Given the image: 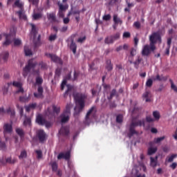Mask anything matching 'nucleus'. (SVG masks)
Wrapping results in <instances>:
<instances>
[{
	"label": "nucleus",
	"instance_id": "f257e3e1",
	"mask_svg": "<svg viewBox=\"0 0 177 177\" xmlns=\"http://www.w3.org/2000/svg\"><path fill=\"white\" fill-rule=\"evenodd\" d=\"M38 63L37 62H34L32 59H29L28 62V64L26 65L23 70V76L24 78L28 75V73L31 71V68H32V74L33 75H37L36 77V84L37 85H42V83L44 82V79H42L41 77L39 76V69H35V67Z\"/></svg>",
	"mask_w": 177,
	"mask_h": 177
},
{
	"label": "nucleus",
	"instance_id": "f03ea898",
	"mask_svg": "<svg viewBox=\"0 0 177 177\" xmlns=\"http://www.w3.org/2000/svg\"><path fill=\"white\" fill-rule=\"evenodd\" d=\"M74 97L77 106L74 109L75 112L73 115L74 117H77V115H80V113H82V110L85 108V100H86V97H88V96L85 94L78 93L75 95Z\"/></svg>",
	"mask_w": 177,
	"mask_h": 177
},
{
	"label": "nucleus",
	"instance_id": "7ed1b4c3",
	"mask_svg": "<svg viewBox=\"0 0 177 177\" xmlns=\"http://www.w3.org/2000/svg\"><path fill=\"white\" fill-rule=\"evenodd\" d=\"M145 127V120H138L135 122L133 119L131 121V123L129 125L128 136L129 138H132L133 135H138V131L135 130L136 127Z\"/></svg>",
	"mask_w": 177,
	"mask_h": 177
},
{
	"label": "nucleus",
	"instance_id": "20e7f679",
	"mask_svg": "<svg viewBox=\"0 0 177 177\" xmlns=\"http://www.w3.org/2000/svg\"><path fill=\"white\" fill-rule=\"evenodd\" d=\"M149 42L151 44V49L154 50L156 49V44H161L162 40L160 32H153L149 35Z\"/></svg>",
	"mask_w": 177,
	"mask_h": 177
},
{
	"label": "nucleus",
	"instance_id": "39448f33",
	"mask_svg": "<svg viewBox=\"0 0 177 177\" xmlns=\"http://www.w3.org/2000/svg\"><path fill=\"white\" fill-rule=\"evenodd\" d=\"M73 107V104H67L66 106V110L64 113L60 115L61 122L62 124H66V122H68L70 120V115L71 114V108Z\"/></svg>",
	"mask_w": 177,
	"mask_h": 177
},
{
	"label": "nucleus",
	"instance_id": "423d86ee",
	"mask_svg": "<svg viewBox=\"0 0 177 177\" xmlns=\"http://www.w3.org/2000/svg\"><path fill=\"white\" fill-rule=\"evenodd\" d=\"M120 37H121L120 32H117L115 35L107 36L104 39V44H106V45H111L114 44L115 41L120 39Z\"/></svg>",
	"mask_w": 177,
	"mask_h": 177
},
{
	"label": "nucleus",
	"instance_id": "0eeeda50",
	"mask_svg": "<svg viewBox=\"0 0 177 177\" xmlns=\"http://www.w3.org/2000/svg\"><path fill=\"white\" fill-rule=\"evenodd\" d=\"M13 132V124L12 123H4L3 126V133L4 136L6 135H10Z\"/></svg>",
	"mask_w": 177,
	"mask_h": 177
},
{
	"label": "nucleus",
	"instance_id": "6e6552de",
	"mask_svg": "<svg viewBox=\"0 0 177 177\" xmlns=\"http://www.w3.org/2000/svg\"><path fill=\"white\" fill-rule=\"evenodd\" d=\"M37 136L39 139V141L40 143H44L45 140H46V133H45V131L40 129L37 131Z\"/></svg>",
	"mask_w": 177,
	"mask_h": 177
},
{
	"label": "nucleus",
	"instance_id": "1a4fd4ad",
	"mask_svg": "<svg viewBox=\"0 0 177 177\" xmlns=\"http://www.w3.org/2000/svg\"><path fill=\"white\" fill-rule=\"evenodd\" d=\"M46 56L47 57H49L52 62H54V63H58V64H63V61L60 57H57L56 55L50 54V53H46Z\"/></svg>",
	"mask_w": 177,
	"mask_h": 177
},
{
	"label": "nucleus",
	"instance_id": "9d476101",
	"mask_svg": "<svg viewBox=\"0 0 177 177\" xmlns=\"http://www.w3.org/2000/svg\"><path fill=\"white\" fill-rule=\"evenodd\" d=\"M151 52H154V50H152L151 44H149V45L146 44L142 48V56H149Z\"/></svg>",
	"mask_w": 177,
	"mask_h": 177
},
{
	"label": "nucleus",
	"instance_id": "9b49d317",
	"mask_svg": "<svg viewBox=\"0 0 177 177\" xmlns=\"http://www.w3.org/2000/svg\"><path fill=\"white\" fill-rule=\"evenodd\" d=\"M38 93H34L35 97L37 99H42L44 97V88L41 86H39L37 88Z\"/></svg>",
	"mask_w": 177,
	"mask_h": 177
},
{
	"label": "nucleus",
	"instance_id": "f8f14e48",
	"mask_svg": "<svg viewBox=\"0 0 177 177\" xmlns=\"http://www.w3.org/2000/svg\"><path fill=\"white\" fill-rule=\"evenodd\" d=\"M70 157H71L70 151H67L65 153L62 152L58 154L57 159L62 160V158H64V160H70Z\"/></svg>",
	"mask_w": 177,
	"mask_h": 177
},
{
	"label": "nucleus",
	"instance_id": "ddd939ff",
	"mask_svg": "<svg viewBox=\"0 0 177 177\" xmlns=\"http://www.w3.org/2000/svg\"><path fill=\"white\" fill-rule=\"evenodd\" d=\"M71 80V73H69L68 75H66V76L62 81V83L61 84V91H64V86L67 85V80Z\"/></svg>",
	"mask_w": 177,
	"mask_h": 177
},
{
	"label": "nucleus",
	"instance_id": "4468645a",
	"mask_svg": "<svg viewBox=\"0 0 177 177\" xmlns=\"http://www.w3.org/2000/svg\"><path fill=\"white\" fill-rule=\"evenodd\" d=\"M46 121V119L44 118L41 115H38L36 118V122L38 124V125H45Z\"/></svg>",
	"mask_w": 177,
	"mask_h": 177
},
{
	"label": "nucleus",
	"instance_id": "2eb2a0df",
	"mask_svg": "<svg viewBox=\"0 0 177 177\" xmlns=\"http://www.w3.org/2000/svg\"><path fill=\"white\" fill-rule=\"evenodd\" d=\"M142 60H143V59H142V57H138V59L134 62H132V60H129V63H130V64H134L135 68H136V70H138V68H139V64H140V63H142Z\"/></svg>",
	"mask_w": 177,
	"mask_h": 177
},
{
	"label": "nucleus",
	"instance_id": "dca6fc26",
	"mask_svg": "<svg viewBox=\"0 0 177 177\" xmlns=\"http://www.w3.org/2000/svg\"><path fill=\"white\" fill-rule=\"evenodd\" d=\"M60 135H62V136H68V134L70 133V130L68 127H62L59 130Z\"/></svg>",
	"mask_w": 177,
	"mask_h": 177
},
{
	"label": "nucleus",
	"instance_id": "f3484780",
	"mask_svg": "<svg viewBox=\"0 0 177 177\" xmlns=\"http://www.w3.org/2000/svg\"><path fill=\"white\" fill-rule=\"evenodd\" d=\"M47 19L48 20H50L53 23H56V13L55 12H50V13H47Z\"/></svg>",
	"mask_w": 177,
	"mask_h": 177
},
{
	"label": "nucleus",
	"instance_id": "a211bd4d",
	"mask_svg": "<svg viewBox=\"0 0 177 177\" xmlns=\"http://www.w3.org/2000/svg\"><path fill=\"white\" fill-rule=\"evenodd\" d=\"M142 97L145 99V102L147 103L151 102V93L150 91H146L143 93Z\"/></svg>",
	"mask_w": 177,
	"mask_h": 177
},
{
	"label": "nucleus",
	"instance_id": "6ab92c4d",
	"mask_svg": "<svg viewBox=\"0 0 177 177\" xmlns=\"http://www.w3.org/2000/svg\"><path fill=\"white\" fill-rule=\"evenodd\" d=\"M70 49L71 50H72L73 55H75V53H77V44L74 42V39H71Z\"/></svg>",
	"mask_w": 177,
	"mask_h": 177
},
{
	"label": "nucleus",
	"instance_id": "aec40b11",
	"mask_svg": "<svg viewBox=\"0 0 177 177\" xmlns=\"http://www.w3.org/2000/svg\"><path fill=\"white\" fill-rule=\"evenodd\" d=\"M10 85H12V82H8L2 87V92L4 96L8 95V93L9 92V86H10Z\"/></svg>",
	"mask_w": 177,
	"mask_h": 177
},
{
	"label": "nucleus",
	"instance_id": "412c9836",
	"mask_svg": "<svg viewBox=\"0 0 177 177\" xmlns=\"http://www.w3.org/2000/svg\"><path fill=\"white\" fill-rule=\"evenodd\" d=\"M6 41L3 43V46H9L10 44H12V40L10 39V35L6 34L5 35Z\"/></svg>",
	"mask_w": 177,
	"mask_h": 177
},
{
	"label": "nucleus",
	"instance_id": "4be33fe9",
	"mask_svg": "<svg viewBox=\"0 0 177 177\" xmlns=\"http://www.w3.org/2000/svg\"><path fill=\"white\" fill-rule=\"evenodd\" d=\"M67 86V90L65 91L64 94V97H67V96L71 97V91H73V86L68 84L66 85Z\"/></svg>",
	"mask_w": 177,
	"mask_h": 177
},
{
	"label": "nucleus",
	"instance_id": "5701e85b",
	"mask_svg": "<svg viewBox=\"0 0 177 177\" xmlns=\"http://www.w3.org/2000/svg\"><path fill=\"white\" fill-rule=\"evenodd\" d=\"M19 19H21L22 20H27V16L26 15V13L24 11H23L22 9L17 12Z\"/></svg>",
	"mask_w": 177,
	"mask_h": 177
},
{
	"label": "nucleus",
	"instance_id": "b1692460",
	"mask_svg": "<svg viewBox=\"0 0 177 177\" xmlns=\"http://www.w3.org/2000/svg\"><path fill=\"white\" fill-rule=\"evenodd\" d=\"M43 15L42 12H33L32 17V20H39L42 17Z\"/></svg>",
	"mask_w": 177,
	"mask_h": 177
},
{
	"label": "nucleus",
	"instance_id": "393cba45",
	"mask_svg": "<svg viewBox=\"0 0 177 177\" xmlns=\"http://www.w3.org/2000/svg\"><path fill=\"white\" fill-rule=\"evenodd\" d=\"M30 26L32 27L31 29V34H32L34 38L37 37V34H38V30H37V26H35V24H30Z\"/></svg>",
	"mask_w": 177,
	"mask_h": 177
},
{
	"label": "nucleus",
	"instance_id": "a878e982",
	"mask_svg": "<svg viewBox=\"0 0 177 177\" xmlns=\"http://www.w3.org/2000/svg\"><path fill=\"white\" fill-rule=\"evenodd\" d=\"M23 124L24 127H30L31 125V118L25 115V119Z\"/></svg>",
	"mask_w": 177,
	"mask_h": 177
},
{
	"label": "nucleus",
	"instance_id": "bb28decb",
	"mask_svg": "<svg viewBox=\"0 0 177 177\" xmlns=\"http://www.w3.org/2000/svg\"><path fill=\"white\" fill-rule=\"evenodd\" d=\"M39 68L37 70H46L48 68V64H46V62H44L43 61L39 62L38 64Z\"/></svg>",
	"mask_w": 177,
	"mask_h": 177
},
{
	"label": "nucleus",
	"instance_id": "cd10ccee",
	"mask_svg": "<svg viewBox=\"0 0 177 177\" xmlns=\"http://www.w3.org/2000/svg\"><path fill=\"white\" fill-rule=\"evenodd\" d=\"M113 23L116 25L120 24V26L122 24V21L121 19L118 18V15H113Z\"/></svg>",
	"mask_w": 177,
	"mask_h": 177
},
{
	"label": "nucleus",
	"instance_id": "c85d7f7f",
	"mask_svg": "<svg viewBox=\"0 0 177 177\" xmlns=\"http://www.w3.org/2000/svg\"><path fill=\"white\" fill-rule=\"evenodd\" d=\"M106 69L107 71H111L113 70V64H111V59L106 60Z\"/></svg>",
	"mask_w": 177,
	"mask_h": 177
},
{
	"label": "nucleus",
	"instance_id": "c756f323",
	"mask_svg": "<svg viewBox=\"0 0 177 177\" xmlns=\"http://www.w3.org/2000/svg\"><path fill=\"white\" fill-rule=\"evenodd\" d=\"M176 157L177 154H172L171 156H167L165 161L166 162H172Z\"/></svg>",
	"mask_w": 177,
	"mask_h": 177
},
{
	"label": "nucleus",
	"instance_id": "7c9ffc66",
	"mask_svg": "<svg viewBox=\"0 0 177 177\" xmlns=\"http://www.w3.org/2000/svg\"><path fill=\"white\" fill-rule=\"evenodd\" d=\"M31 99L29 96H20L19 97V102H22L23 103H26V102H28Z\"/></svg>",
	"mask_w": 177,
	"mask_h": 177
},
{
	"label": "nucleus",
	"instance_id": "2f4dec72",
	"mask_svg": "<svg viewBox=\"0 0 177 177\" xmlns=\"http://www.w3.org/2000/svg\"><path fill=\"white\" fill-rule=\"evenodd\" d=\"M16 133L20 138H24V131H23V129L17 128L16 129Z\"/></svg>",
	"mask_w": 177,
	"mask_h": 177
},
{
	"label": "nucleus",
	"instance_id": "473e14b6",
	"mask_svg": "<svg viewBox=\"0 0 177 177\" xmlns=\"http://www.w3.org/2000/svg\"><path fill=\"white\" fill-rule=\"evenodd\" d=\"M116 93H117V91H116L115 88H113V89L111 91V92L110 96H109V97H107L108 100H109V102L111 101V100H113V97H114V96H115Z\"/></svg>",
	"mask_w": 177,
	"mask_h": 177
},
{
	"label": "nucleus",
	"instance_id": "72a5a7b5",
	"mask_svg": "<svg viewBox=\"0 0 177 177\" xmlns=\"http://www.w3.org/2000/svg\"><path fill=\"white\" fill-rule=\"evenodd\" d=\"M157 151V147H150L148 149V155L151 156Z\"/></svg>",
	"mask_w": 177,
	"mask_h": 177
},
{
	"label": "nucleus",
	"instance_id": "f704fd0d",
	"mask_svg": "<svg viewBox=\"0 0 177 177\" xmlns=\"http://www.w3.org/2000/svg\"><path fill=\"white\" fill-rule=\"evenodd\" d=\"M151 160V167H157V156L156 157V159H154V158L151 157L150 158Z\"/></svg>",
	"mask_w": 177,
	"mask_h": 177
},
{
	"label": "nucleus",
	"instance_id": "c9c22d12",
	"mask_svg": "<svg viewBox=\"0 0 177 177\" xmlns=\"http://www.w3.org/2000/svg\"><path fill=\"white\" fill-rule=\"evenodd\" d=\"M78 77H80V71H75L73 73V78L72 81H77L78 80Z\"/></svg>",
	"mask_w": 177,
	"mask_h": 177
},
{
	"label": "nucleus",
	"instance_id": "e433bc0d",
	"mask_svg": "<svg viewBox=\"0 0 177 177\" xmlns=\"http://www.w3.org/2000/svg\"><path fill=\"white\" fill-rule=\"evenodd\" d=\"M93 110H95V106L91 107L88 111L87 112L86 115V120H89V117L91 116V114L93 113Z\"/></svg>",
	"mask_w": 177,
	"mask_h": 177
},
{
	"label": "nucleus",
	"instance_id": "4c0bfd02",
	"mask_svg": "<svg viewBox=\"0 0 177 177\" xmlns=\"http://www.w3.org/2000/svg\"><path fill=\"white\" fill-rule=\"evenodd\" d=\"M62 75V69L59 68H57L55 70V78H59Z\"/></svg>",
	"mask_w": 177,
	"mask_h": 177
},
{
	"label": "nucleus",
	"instance_id": "58836bf2",
	"mask_svg": "<svg viewBox=\"0 0 177 177\" xmlns=\"http://www.w3.org/2000/svg\"><path fill=\"white\" fill-rule=\"evenodd\" d=\"M14 5L15 6H17V8H19V9L23 8V3L20 2V0H16Z\"/></svg>",
	"mask_w": 177,
	"mask_h": 177
},
{
	"label": "nucleus",
	"instance_id": "ea45409f",
	"mask_svg": "<svg viewBox=\"0 0 177 177\" xmlns=\"http://www.w3.org/2000/svg\"><path fill=\"white\" fill-rule=\"evenodd\" d=\"M24 52L26 56H31V55H32V52L31 51V50L28 49L27 46L24 47Z\"/></svg>",
	"mask_w": 177,
	"mask_h": 177
},
{
	"label": "nucleus",
	"instance_id": "a19ab883",
	"mask_svg": "<svg viewBox=\"0 0 177 177\" xmlns=\"http://www.w3.org/2000/svg\"><path fill=\"white\" fill-rule=\"evenodd\" d=\"M57 39V34L50 35L48 37V41H50V42H53V41H56Z\"/></svg>",
	"mask_w": 177,
	"mask_h": 177
},
{
	"label": "nucleus",
	"instance_id": "79ce46f5",
	"mask_svg": "<svg viewBox=\"0 0 177 177\" xmlns=\"http://www.w3.org/2000/svg\"><path fill=\"white\" fill-rule=\"evenodd\" d=\"M1 57L4 62H6L8 60V58L9 57V53L8 52H4L1 55Z\"/></svg>",
	"mask_w": 177,
	"mask_h": 177
},
{
	"label": "nucleus",
	"instance_id": "37998d69",
	"mask_svg": "<svg viewBox=\"0 0 177 177\" xmlns=\"http://www.w3.org/2000/svg\"><path fill=\"white\" fill-rule=\"evenodd\" d=\"M11 85L16 88H21V86H23V83L20 82H13Z\"/></svg>",
	"mask_w": 177,
	"mask_h": 177
},
{
	"label": "nucleus",
	"instance_id": "c03bdc74",
	"mask_svg": "<svg viewBox=\"0 0 177 177\" xmlns=\"http://www.w3.org/2000/svg\"><path fill=\"white\" fill-rule=\"evenodd\" d=\"M153 115L155 120H160V118L161 117V115H160V112L157 111L153 112Z\"/></svg>",
	"mask_w": 177,
	"mask_h": 177
},
{
	"label": "nucleus",
	"instance_id": "a18cd8bd",
	"mask_svg": "<svg viewBox=\"0 0 177 177\" xmlns=\"http://www.w3.org/2000/svg\"><path fill=\"white\" fill-rule=\"evenodd\" d=\"M122 120H123L122 115L119 114L116 116V122H118V124H121V122H122Z\"/></svg>",
	"mask_w": 177,
	"mask_h": 177
},
{
	"label": "nucleus",
	"instance_id": "49530a36",
	"mask_svg": "<svg viewBox=\"0 0 177 177\" xmlns=\"http://www.w3.org/2000/svg\"><path fill=\"white\" fill-rule=\"evenodd\" d=\"M171 82V89H172L174 92L177 93V86L176 85H175V84H174V81H172L171 80H169Z\"/></svg>",
	"mask_w": 177,
	"mask_h": 177
},
{
	"label": "nucleus",
	"instance_id": "de8ad7c7",
	"mask_svg": "<svg viewBox=\"0 0 177 177\" xmlns=\"http://www.w3.org/2000/svg\"><path fill=\"white\" fill-rule=\"evenodd\" d=\"M164 139H165V136L157 138L154 139L153 142L154 143H160L161 142H162V140H164Z\"/></svg>",
	"mask_w": 177,
	"mask_h": 177
},
{
	"label": "nucleus",
	"instance_id": "09e8293b",
	"mask_svg": "<svg viewBox=\"0 0 177 177\" xmlns=\"http://www.w3.org/2000/svg\"><path fill=\"white\" fill-rule=\"evenodd\" d=\"M6 112L7 113V114H10L11 117L15 116V110L11 109L10 108H8Z\"/></svg>",
	"mask_w": 177,
	"mask_h": 177
},
{
	"label": "nucleus",
	"instance_id": "8fccbe9b",
	"mask_svg": "<svg viewBox=\"0 0 177 177\" xmlns=\"http://www.w3.org/2000/svg\"><path fill=\"white\" fill-rule=\"evenodd\" d=\"M154 80L156 81H165V77L162 75H157Z\"/></svg>",
	"mask_w": 177,
	"mask_h": 177
},
{
	"label": "nucleus",
	"instance_id": "3c124183",
	"mask_svg": "<svg viewBox=\"0 0 177 177\" xmlns=\"http://www.w3.org/2000/svg\"><path fill=\"white\" fill-rule=\"evenodd\" d=\"M53 110L54 113H56L57 114H59L60 113V107H57L55 105L53 106Z\"/></svg>",
	"mask_w": 177,
	"mask_h": 177
},
{
	"label": "nucleus",
	"instance_id": "603ef678",
	"mask_svg": "<svg viewBox=\"0 0 177 177\" xmlns=\"http://www.w3.org/2000/svg\"><path fill=\"white\" fill-rule=\"evenodd\" d=\"M51 167H52L53 171H54L55 172H56V171H57V163L56 162H53L51 164Z\"/></svg>",
	"mask_w": 177,
	"mask_h": 177
},
{
	"label": "nucleus",
	"instance_id": "864d4df0",
	"mask_svg": "<svg viewBox=\"0 0 177 177\" xmlns=\"http://www.w3.org/2000/svg\"><path fill=\"white\" fill-rule=\"evenodd\" d=\"M133 56H136V49L132 48L130 50V57H133Z\"/></svg>",
	"mask_w": 177,
	"mask_h": 177
},
{
	"label": "nucleus",
	"instance_id": "5fc2aeb1",
	"mask_svg": "<svg viewBox=\"0 0 177 177\" xmlns=\"http://www.w3.org/2000/svg\"><path fill=\"white\" fill-rule=\"evenodd\" d=\"M14 45L15 46H19V45H21V40L19 39H15L14 40Z\"/></svg>",
	"mask_w": 177,
	"mask_h": 177
},
{
	"label": "nucleus",
	"instance_id": "6e6d98bb",
	"mask_svg": "<svg viewBox=\"0 0 177 177\" xmlns=\"http://www.w3.org/2000/svg\"><path fill=\"white\" fill-rule=\"evenodd\" d=\"M6 162L8 164H15V162H16V160H12V158H7Z\"/></svg>",
	"mask_w": 177,
	"mask_h": 177
},
{
	"label": "nucleus",
	"instance_id": "4d7b16f0",
	"mask_svg": "<svg viewBox=\"0 0 177 177\" xmlns=\"http://www.w3.org/2000/svg\"><path fill=\"white\" fill-rule=\"evenodd\" d=\"M102 19L105 21H109V20H110L111 19V15L110 14L105 15L103 16Z\"/></svg>",
	"mask_w": 177,
	"mask_h": 177
},
{
	"label": "nucleus",
	"instance_id": "13d9d810",
	"mask_svg": "<svg viewBox=\"0 0 177 177\" xmlns=\"http://www.w3.org/2000/svg\"><path fill=\"white\" fill-rule=\"evenodd\" d=\"M0 150H6V144L3 142H0Z\"/></svg>",
	"mask_w": 177,
	"mask_h": 177
},
{
	"label": "nucleus",
	"instance_id": "bf43d9fd",
	"mask_svg": "<svg viewBox=\"0 0 177 177\" xmlns=\"http://www.w3.org/2000/svg\"><path fill=\"white\" fill-rule=\"evenodd\" d=\"M153 85V80L151 79H149L146 82V86H148V88H151Z\"/></svg>",
	"mask_w": 177,
	"mask_h": 177
},
{
	"label": "nucleus",
	"instance_id": "052dcab7",
	"mask_svg": "<svg viewBox=\"0 0 177 177\" xmlns=\"http://www.w3.org/2000/svg\"><path fill=\"white\" fill-rule=\"evenodd\" d=\"M27 157V152L26 151H22L21 152L20 156H19V158H26Z\"/></svg>",
	"mask_w": 177,
	"mask_h": 177
},
{
	"label": "nucleus",
	"instance_id": "680f3d73",
	"mask_svg": "<svg viewBox=\"0 0 177 177\" xmlns=\"http://www.w3.org/2000/svg\"><path fill=\"white\" fill-rule=\"evenodd\" d=\"M133 27H135V28H136L137 30L140 29V27H141L140 22L139 21L134 22Z\"/></svg>",
	"mask_w": 177,
	"mask_h": 177
},
{
	"label": "nucleus",
	"instance_id": "e2e57ef3",
	"mask_svg": "<svg viewBox=\"0 0 177 177\" xmlns=\"http://www.w3.org/2000/svg\"><path fill=\"white\" fill-rule=\"evenodd\" d=\"M28 1L35 6H38V3H39V0H28Z\"/></svg>",
	"mask_w": 177,
	"mask_h": 177
},
{
	"label": "nucleus",
	"instance_id": "0e129e2a",
	"mask_svg": "<svg viewBox=\"0 0 177 177\" xmlns=\"http://www.w3.org/2000/svg\"><path fill=\"white\" fill-rule=\"evenodd\" d=\"M86 40V36H84L83 37H80L78 39H77V42L79 44H82L84 41Z\"/></svg>",
	"mask_w": 177,
	"mask_h": 177
},
{
	"label": "nucleus",
	"instance_id": "69168bd1",
	"mask_svg": "<svg viewBox=\"0 0 177 177\" xmlns=\"http://www.w3.org/2000/svg\"><path fill=\"white\" fill-rule=\"evenodd\" d=\"M36 153H37V158H39V159L42 158V151L37 150Z\"/></svg>",
	"mask_w": 177,
	"mask_h": 177
},
{
	"label": "nucleus",
	"instance_id": "338daca9",
	"mask_svg": "<svg viewBox=\"0 0 177 177\" xmlns=\"http://www.w3.org/2000/svg\"><path fill=\"white\" fill-rule=\"evenodd\" d=\"M44 125L46 128H50V127H52V122L48 120H46Z\"/></svg>",
	"mask_w": 177,
	"mask_h": 177
},
{
	"label": "nucleus",
	"instance_id": "774afa93",
	"mask_svg": "<svg viewBox=\"0 0 177 177\" xmlns=\"http://www.w3.org/2000/svg\"><path fill=\"white\" fill-rule=\"evenodd\" d=\"M123 38H131V33L129 32H124L123 33Z\"/></svg>",
	"mask_w": 177,
	"mask_h": 177
}]
</instances>
